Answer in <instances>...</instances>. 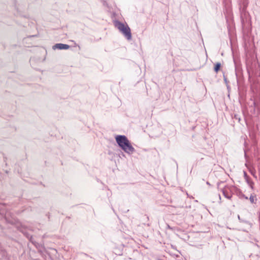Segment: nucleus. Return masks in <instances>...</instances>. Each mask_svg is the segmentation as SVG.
I'll use <instances>...</instances> for the list:
<instances>
[{
	"mask_svg": "<svg viewBox=\"0 0 260 260\" xmlns=\"http://www.w3.org/2000/svg\"><path fill=\"white\" fill-rule=\"evenodd\" d=\"M115 139L119 147L125 152L132 154L135 151V148L131 145L126 136L124 135H118L116 137Z\"/></svg>",
	"mask_w": 260,
	"mask_h": 260,
	"instance_id": "obj_1",
	"label": "nucleus"
},
{
	"mask_svg": "<svg viewBox=\"0 0 260 260\" xmlns=\"http://www.w3.org/2000/svg\"><path fill=\"white\" fill-rule=\"evenodd\" d=\"M114 24L115 26L128 40H131L132 39L131 29L126 23L125 24L119 21H116Z\"/></svg>",
	"mask_w": 260,
	"mask_h": 260,
	"instance_id": "obj_2",
	"label": "nucleus"
},
{
	"mask_svg": "<svg viewBox=\"0 0 260 260\" xmlns=\"http://www.w3.org/2000/svg\"><path fill=\"white\" fill-rule=\"evenodd\" d=\"M70 48V46L67 44H63L61 43L56 44L55 45L53 46V49H68Z\"/></svg>",
	"mask_w": 260,
	"mask_h": 260,
	"instance_id": "obj_3",
	"label": "nucleus"
},
{
	"mask_svg": "<svg viewBox=\"0 0 260 260\" xmlns=\"http://www.w3.org/2000/svg\"><path fill=\"white\" fill-rule=\"evenodd\" d=\"M245 180L246 181V182L247 183V184L250 186V187L253 189V184H254V183L251 180V179L249 177L245 179Z\"/></svg>",
	"mask_w": 260,
	"mask_h": 260,
	"instance_id": "obj_4",
	"label": "nucleus"
},
{
	"mask_svg": "<svg viewBox=\"0 0 260 260\" xmlns=\"http://www.w3.org/2000/svg\"><path fill=\"white\" fill-rule=\"evenodd\" d=\"M220 67H221V63H219V62L216 63V64L215 65V67H214V71L216 73H217L219 71Z\"/></svg>",
	"mask_w": 260,
	"mask_h": 260,
	"instance_id": "obj_5",
	"label": "nucleus"
},
{
	"mask_svg": "<svg viewBox=\"0 0 260 260\" xmlns=\"http://www.w3.org/2000/svg\"><path fill=\"white\" fill-rule=\"evenodd\" d=\"M249 200L250 201V202L253 204L255 203L254 200H256V199H255V197L251 194L249 198Z\"/></svg>",
	"mask_w": 260,
	"mask_h": 260,
	"instance_id": "obj_6",
	"label": "nucleus"
},
{
	"mask_svg": "<svg viewBox=\"0 0 260 260\" xmlns=\"http://www.w3.org/2000/svg\"><path fill=\"white\" fill-rule=\"evenodd\" d=\"M223 194L225 196V198H228L229 199H231V198L232 197V196H228V194H226L224 191H223Z\"/></svg>",
	"mask_w": 260,
	"mask_h": 260,
	"instance_id": "obj_7",
	"label": "nucleus"
},
{
	"mask_svg": "<svg viewBox=\"0 0 260 260\" xmlns=\"http://www.w3.org/2000/svg\"><path fill=\"white\" fill-rule=\"evenodd\" d=\"M244 178L245 179L248 177H249V176L247 175V173L246 172L244 171Z\"/></svg>",
	"mask_w": 260,
	"mask_h": 260,
	"instance_id": "obj_8",
	"label": "nucleus"
},
{
	"mask_svg": "<svg viewBox=\"0 0 260 260\" xmlns=\"http://www.w3.org/2000/svg\"><path fill=\"white\" fill-rule=\"evenodd\" d=\"M238 219H239L241 221H244L243 220H242L241 219L240 217V216H239V215H238Z\"/></svg>",
	"mask_w": 260,
	"mask_h": 260,
	"instance_id": "obj_9",
	"label": "nucleus"
},
{
	"mask_svg": "<svg viewBox=\"0 0 260 260\" xmlns=\"http://www.w3.org/2000/svg\"><path fill=\"white\" fill-rule=\"evenodd\" d=\"M224 80L226 83H227V79L225 77H224Z\"/></svg>",
	"mask_w": 260,
	"mask_h": 260,
	"instance_id": "obj_10",
	"label": "nucleus"
},
{
	"mask_svg": "<svg viewBox=\"0 0 260 260\" xmlns=\"http://www.w3.org/2000/svg\"><path fill=\"white\" fill-rule=\"evenodd\" d=\"M253 105H254V107L256 106V103L255 102H253Z\"/></svg>",
	"mask_w": 260,
	"mask_h": 260,
	"instance_id": "obj_11",
	"label": "nucleus"
},
{
	"mask_svg": "<svg viewBox=\"0 0 260 260\" xmlns=\"http://www.w3.org/2000/svg\"><path fill=\"white\" fill-rule=\"evenodd\" d=\"M30 241L32 243H33V241H32V238H31H31H30Z\"/></svg>",
	"mask_w": 260,
	"mask_h": 260,
	"instance_id": "obj_12",
	"label": "nucleus"
},
{
	"mask_svg": "<svg viewBox=\"0 0 260 260\" xmlns=\"http://www.w3.org/2000/svg\"><path fill=\"white\" fill-rule=\"evenodd\" d=\"M244 198H245L246 199H248V198L247 197H245L244 196Z\"/></svg>",
	"mask_w": 260,
	"mask_h": 260,
	"instance_id": "obj_13",
	"label": "nucleus"
}]
</instances>
